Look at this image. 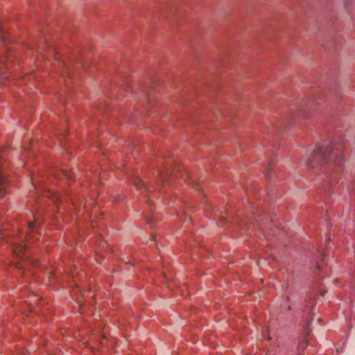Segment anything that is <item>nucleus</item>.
Returning <instances> with one entry per match:
<instances>
[{
    "instance_id": "obj_1",
    "label": "nucleus",
    "mask_w": 355,
    "mask_h": 355,
    "mask_svg": "<svg viewBox=\"0 0 355 355\" xmlns=\"http://www.w3.org/2000/svg\"><path fill=\"white\" fill-rule=\"evenodd\" d=\"M342 144L331 143L330 147L325 149L318 148L315 150L307 162L309 170L315 168L324 162H332L340 166L343 163Z\"/></svg>"
},
{
    "instance_id": "obj_2",
    "label": "nucleus",
    "mask_w": 355,
    "mask_h": 355,
    "mask_svg": "<svg viewBox=\"0 0 355 355\" xmlns=\"http://www.w3.org/2000/svg\"><path fill=\"white\" fill-rule=\"evenodd\" d=\"M14 253L19 257L26 249L27 244L24 243L23 238L15 237L11 241Z\"/></svg>"
},
{
    "instance_id": "obj_3",
    "label": "nucleus",
    "mask_w": 355,
    "mask_h": 355,
    "mask_svg": "<svg viewBox=\"0 0 355 355\" xmlns=\"http://www.w3.org/2000/svg\"><path fill=\"white\" fill-rule=\"evenodd\" d=\"M11 62V54L8 49H6V53L0 54V84H1V74L3 73V68H8Z\"/></svg>"
},
{
    "instance_id": "obj_4",
    "label": "nucleus",
    "mask_w": 355,
    "mask_h": 355,
    "mask_svg": "<svg viewBox=\"0 0 355 355\" xmlns=\"http://www.w3.org/2000/svg\"><path fill=\"white\" fill-rule=\"evenodd\" d=\"M9 184L6 175L0 168V197L3 198L6 193V188Z\"/></svg>"
},
{
    "instance_id": "obj_5",
    "label": "nucleus",
    "mask_w": 355,
    "mask_h": 355,
    "mask_svg": "<svg viewBox=\"0 0 355 355\" xmlns=\"http://www.w3.org/2000/svg\"><path fill=\"white\" fill-rule=\"evenodd\" d=\"M171 173L172 172L171 171V168H167V167L165 168L164 171H162L161 170H158L157 171V175L159 178V180H160L161 182L164 183V182L165 175H168Z\"/></svg>"
},
{
    "instance_id": "obj_6",
    "label": "nucleus",
    "mask_w": 355,
    "mask_h": 355,
    "mask_svg": "<svg viewBox=\"0 0 355 355\" xmlns=\"http://www.w3.org/2000/svg\"><path fill=\"white\" fill-rule=\"evenodd\" d=\"M134 184L136 186V187L138 188V189H140L142 187H146L145 182L142 180H141L139 178H137L135 180V181L134 182Z\"/></svg>"
},
{
    "instance_id": "obj_7",
    "label": "nucleus",
    "mask_w": 355,
    "mask_h": 355,
    "mask_svg": "<svg viewBox=\"0 0 355 355\" xmlns=\"http://www.w3.org/2000/svg\"><path fill=\"white\" fill-rule=\"evenodd\" d=\"M272 170H273L272 169V164L270 163V166L268 167V169L266 171V173H265L267 178H270L271 177L272 173Z\"/></svg>"
},
{
    "instance_id": "obj_8",
    "label": "nucleus",
    "mask_w": 355,
    "mask_h": 355,
    "mask_svg": "<svg viewBox=\"0 0 355 355\" xmlns=\"http://www.w3.org/2000/svg\"><path fill=\"white\" fill-rule=\"evenodd\" d=\"M62 173H63V175L66 177H67L68 178H71V173L67 170H62Z\"/></svg>"
},
{
    "instance_id": "obj_9",
    "label": "nucleus",
    "mask_w": 355,
    "mask_h": 355,
    "mask_svg": "<svg viewBox=\"0 0 355 355\" xmlns=\"http://www.w3.org/2000/svg\"><path fill=\"white\" fill-rule=\"evenodd\" d=\"M313 302H310L307 304H306V308L303 310V311H308L309 308H312Z\"/></svg>"
},
{
    "instance_id": "obj_10",
    "label": "nucleus",
    "mask_w": 355,
    "mask_h": 355,
    "mask_svg": "<svg viewBox=\"0 0 355 355\" xmlns=\"http://www.w3.org/2000/svg\"><path fill=\"white\" fill-rule=\"evenodd\" d=\"M37 222V220L35 219V222H29L28 223V227L29 229H33L35 227V223Z\"/></svg>"
},
{
    "instance_id": "obj_11",
    "label": "nucleus",
    "mask_w": 355,
    "mask_h": 355,
    "mask_svg": "<svg viewBox=\"0 0 355 355\" xmlns=\"http://www.w3.org/2000/svg\"><path fill=\"white\" fill-rule=\"evenodd\" d=\"M53 200L55 201V202H60L61 201L60 200V196L59 194H56Z\"/></svg>"
},
{
    "instance_id": "obj_12",
    "label": "nucleus",
    "mask_w": 355,
    "mask_h": 355,
    "mask_svg": "<svg viewBox=\"0 0 355 355\" xmlns=\"http://www.w3.org/2000/svg\"><path fill=\"white\" fill-rule=\"evenodd\" d=\"M17 267L20 269H23L24 268V266L22 263H17Z\"/></svg>"
},
{
    "instance_id": "obj_13",
    "label": "nucleus",
    "mask_w": 355,
    "mask_h": 355,
    "mask_svg": "<svg viewBox=\"0 0 355 355\" xmlns=\"http://www.w3.org/2000/svg\"><path fill=\"white\" fill-rule=\"evenodd\" d=\"M26 241H27V242H29V240H30V238H29V237H28L27 236H26Z\"/></svg>"
},
{
    "instance_id": "obj_14",
    "label": "nucleus",
    "mask_w": 355,
    "mask_h": 355,
    "mask_svg": "<svg viewBox=\"0 0 355 355\" xmlns=\"http://www.w3.org/2000/svg\"><path fill=\"white\" fill-rule=\"evenodd\" d=\"M317 268H318L319 270L320 269V266H319V264H318V263H317Z\"/></svg>"
}]
</instances>
